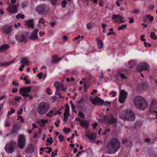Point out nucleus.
<instances>
[{"instance_id": "f257e3e1", "label": "nucleus", "mask_w": 157, "mask_h": 157, "mask_svg": "<svg viewBox=\"0 0 157 157\" xmlns=\"http://www.w3.org/2000/svg\"><path fill=\"white\" fill-rule=\"evenodd\" d=\"M121 144L118 140L116 138L111 139L107 145V153L108 154H114L119 149Z\"/></svg>"}, {"instance_id": "f03ea898", "label": "nucleus", "mask_w": 157, "mask_h": 157, "mask_svg": "<svg viewBox=\"0 0 157 157\" xmlns=\"http://www.w3.org/2000/svg\"><path fill=\"white\" fill-rule=\"evenodd\" d=\"M133 101L136 107L139 109L144 110L147 106V102L141 96L135 97Z\"/></svg>"}, {"instance_id": "7ed1b4c3", "label": "nucleus", "mask_w": 157, "mask_h": 157, "mask_svg": "<svg viewBox=\"0 0 157 157\" xmlns=\"http://www.w3.org/2000/svg\"><path fill=\"white\" fill-rule=\"evenodd\" d=\"M120 117L124 121H133L135 120L134 114L129 110H124L120 114Z\"/></svg>"}, {"instance_id": "20e7f679", "label": "nucleus", "mask_w": 157, "mask_h": 157, "mask_svg": "<svg viewBox=\"0 0 157 157\" xmlns=\"http://www.w3.org/2000/svg\"><path fill=\"white\" fill-rule=\"evenodd\" d=\"M48 104L45 102H42L38 105L37 112L40 115H43L45 113L49 110Z\"/></svg>"}, {"instance_id": "39448f33", "label": "nucleus", "mask_w": 157, "mask_h": 157, "mask_svg": "<svg viewBox=\"0 0 157 157\" xmlns=\"http://www.w3.org/2000/svg\"><path fill=\"white\" fill-rule=\"evenodd\" d=\"M16 146L15 142L11 141L5 146L4 149L7 153H12L13 151V148Z\"/></svg>"}, {"instance_id": "423d86ee", "label": "nucleus", "mask_w": 157, "mask_h": 157, "mask_svg": "<svg viewBox=\"0 0 157 157\" xmlns=\"http://www.w3.org/2000/svg\"><path fill=\"white\" fill-rule=\"evenodd\" d=\"M18 146L20 148H23L25 146L26 144V139L25 136L23 135H19L18 138Z\"/></svg>"}, {"instance_id": "0eeeda50", "label": "nucleus", "mask_w": 157, "mask_h": 157, "mask_svg": "<svg viewBox=\"0 0 157 157\" xmlns=\"http://www.w3.org/2000/svg\"><path fill=\"white\" fill-rule=\"evenodd\" d=\"M92 103L95 105H101L104 103V101L98 97L90 98Z\"/></svg>"}, {"instance_id": "6e6552de", "label": "nucleus", "mask_w": 157, "mask_h": 157, "mask_svg": "<svg viewBox=\"0 0 157 157\" xmlns=\"http://www.w3.org/2000/svg\"><path fill=\"white\" fill-rule=\"evenodd\" d=\"M18 6V4H10L7 8V10L10 13H16L17 10V7Z\"/></svg>"}, {"instance_id": "1a4fd4ad", "label": "nucleus", "mask_w": 157, "mask_h": 157, "mask_svg": "<svg viewBox=\"0 0 157 157\" xmlns=\"http://www.w3.org/2000/svg\"><path fill=\"white\" fill-rule=\"evenodd\" d=\"M103 117L104 119H105L106 118H107L108 123L109 124L115 125L117 122V119L111 115H109L108 116L104 115Z\"/></svg>"}, {"instance_id": "9d476101", "label": "nucleus", "mask_w": 157, "mask_h": 157, "mask_svg": "<svg viewBox=\"0 0 157 157\" xmlns=\"http://www.w3.org/2000/svg\"><path fill=\"white\" fill-rule=\"evenodd\" d=\"M149 68L148 64L145 63H142L139 64L137 67V70L138 72L148 70Z\"/></svg>"}, {"instance_id": "9b49d317", "label": "nucleus", "mask_w": 157, "mask_h": 157, "mask_svg": "<svg viewBox=\"0 0 157 157\" xmlns=\"http://www.w3.org/2000/svg\"><path fill=\"white\" fill-rule=\"evenodd\" d=\"M128 93L124 90H122L119 101L121 103H123L126 100L127 96Z\"/></svg>"}, {"instance_id": "f8f14e48", "label": "nucleus", "mask_w": 157, "mask_h": 157, "mask_svg": "<svg viewBox=\"0 0 157 157\" xmlns=\"http://www.w3.org/2000/svg\"><path fill=\"white\" fill-rule=\"evenodd\" d=\"M112 19L114 20L116 23L117 22V19L119 20L120 24L124 23V21L123 20V17L120 14H114L112 16Z\"/></svg>"}, {"instance_id": "ddd939ff", "label": "nucleus", "mask_w": 157, "mask_h": 157, "mask_svg": "<svg viewBox=\"0 0 157 157\" xmlns=\"http://www.w3.org/2000/svg\"><path fill=\"white\" fill-rule=\"evenodd\" d=\"M16 40L18 42H25L26 40V38L25 35L22 33H19L15 36Z\"/></svg>"}, {"instance_id": "4468645a", "label": "nucleus", "mask_w": 157, "mask_h": 157, "mask_svg": "<svg viewBox=\"0 0 157 157\" xmlns=\"http://www.w3.org/2000/svg\"><path fill=\"white\" fill-rule=\"evenodd\" d=\"M46 7L43 5H41L37 7L36 10L37 13L39 14H44L45 12Z\"/></svg>"}, {"instance_id": "2eb2a0df", "label": "nucleus", "mask_w": 157, "mask_h": 157, "mask_svg": "<svg viewBox=\"0 0 157 157\" xmlns=\"http://www.w3.org/2000/svg\"><path fill=\"white\" fill-rule=\"evenodd\" d=\"M38 31L39 30L38 29H36L34 30L29 37V39L32 40L38 39L37 35V33Z\"/></svg>"}, {"instance_id": "dca6fc26", "label": "nucleus", "mask_w": 157, "mask_h": 157, "mask_svg": "<svg viewBox=\"0 0 157 157\" xmlns=\"http://www.w3.org/2000/svg\"><path fill=\"white\" fill-rule=\"evenodd\" d=\"M54 86L58 91L59 90H61L63 91L65 90L66 88L64 86L62 83L59 81H56L54 83Z\"/></svg>"}, {"instance_id": "f3484780", "label": "nucleus", "mask_w": 157, "mask_h": 157, "mask_svg": "<svg viewBox=\"0 0 157 157\" xmlns=\"http://www.w3.org/2000/svg\"><path fill=\"white\" fill-rule=\"evenodd\" d=\"M70 107L68 105L66 106L65 109V111L64 113V121H67L68 117L69 115Z\"/></svg>"}, {"instance_id": "a211bd4d", "label": "nucleus", "mask_w": 157, "mask_h": 157, "mask_svg": "<svg viewBox=\"0 0 157 157\" xmlns=\"http://www.w3.org/2000/svg\"><path fill=\"white\" fill-rule=\"evenodd\" d=\"M32 88V86L21 88L19 90L20 93H26L29 92L31 91Z\"/></svg>"}, {"instance_id": "6ab92c4d", "label": "nucleus", "mask_w": 157, "mask_h": 157, "mask_svg": "<svg viewBox=\"0 0 157 157\" xmlns=\"http://www.w3.org/2000/svg\"><path fill=\"white\" fill-rule=\"evenodd\" d=\"M34 20L32 19L25 21V25L28 27L33 29L34 28Z\"/></svg>"}, {"instance_id": "aec40b11", "label": "nucleus", "mask_w": 157, "mask_h": 157, "mask_svg": "<svg viewBox=\"0 0 157 157\" xmlns=\"http://www.w3.org/2000/svg\"><path fill=\"white\" fill-rule=\"evenodd\" d=\"M89 124V122L86 120H82L81 123H80V125L81 126L82 128H88Z\"/></svg>"}, {"instance_id": "412c9836", "label": "nucleus", "mask_w": 157, "mask_h": 157, "mask_svg": "<svg viewBox=\"0 0 157 157\" xmlns=\"http://www.w3.org/2000/svg\"><path fill=\"white\" fill-rule=\"evenodd\" d=\"M9 46L7 44H4L0 47V52H4L9 48Z\"/></svg>"}, {"instance_id": "4be33fe9", "label": "nucleus", "mask_w": 157, "mask_h": 157, "mask_svg": "<svg viewBox=\"0 0 157 157\" xmlns=\"http://www.w3.org/2000/svg\"><path fill=\"white\" fill-rule=\"evenodd\" d=\"M14 62V60H13L8 62H3L0 63V66L1 67H6L9 66L11 64L13 63Z\"/></svg>"}, {"instance_id": "5701e85b", "label": "nucleus", "mask_w": 157, "mask_h": 157, "mask_svg": "<svg viewBox=\"0 0 157 157\" xmlns=\"http://www.w3.org/2000/svg\"><path fill=\"white\" fill-rule=\"evenodd\" d=\"M96 40L98 48H102L103 46V43L102 41L98 38H96Z\"/></svg>"}, {"instance_id": "b1692460", "label": "nucleus", "mask_w": 157, "mask_h": 157, "mask_svg": "<svg viewBox=\"0 0 157 157\" xmlns=\"http://www.w3.org/2000/svg\"><path fill=\"white\" fill-rule=\"evenodd\" d=\"M29 62V59L27 57H24L22 58L20 62L23 64H27Z\"/></svg>"}, {"instance_id": "393cba45", "label": "nucleus", "mask_w": 157, "mask_h": 157, "mask_svg": "<svg viewBox=\"0 0 157 157\" xmlns=\"http://www.w3.org/2000/svg\"><path fill=\"white\" fill-rule=\"evenodd\" d=\"M86 136L89 138V139L93 140L95 139V135L94 133H92L89 134V133H86Z\"/></svg>"}, {"instance_id": "a878e982", "label": "nucleus", "mask_w": 157, "mask_h": 157, "mask_svg": "<svg viewBox=\"0 0 157 157\" xmlns=\"http://www.w3.org/2000/svg\"><path fill=\"white\" fill-rule=\"evenodd\" d=\"M54 58L51 61L52 63H55L59 62L60 60L62 59L63 57L62 58H57V55H55L54 56Z\"/></svg>"}, {"instance_id": "bb28decb", "label": "nucleus", "mask_w": 157, "mask_h": 157, "mask_svg": "<svg viewBox=\"0 0 157 157\" xmlns=\"http://www.w3.org/2000/svg\"><path fill=\"white\" fill-rule=\"evenodd\" d=\"M122 70L119 69L117 71V72L120 75V76L121 77V78L122 79H127V77L125 76V75L121 73V72H122Z\"/></svg>"}, {"instance_id": "cd10ccee", "label": "nucleus", "mask_w": 157, "mask_h": 157, "mask_svg": "<svg viewBox=\"0 0 157 157\" xmlns=\"http://www.w3.org/2000/svg\"><path fill=\"white\" fill-rule=\"evenodd\" d=\"M27 150L29 152H32L33 151V147L31 144H29L27 148Z\"/></svg>"}, {"instance_id": "c85d7f7f", "label": "nucleus", "mask_w": 157, "mask_h": 157, "mask_svg": "<svg viewBox=\"0 0 157 157\" xmlns=\"http://www.w3.org/2000/svg\"><path fill=\"white\" fill-rule=\"evenodd\" d=\"M11 29L10 27H7L5 28L4 29V32L6 34H9L11 31Z\"/></svg>"}, {"instance_id": "c756f323", "label": "nucleus", "mask_w": 157, "mask_h": 157, "mask_svg": "<svg viewBox=\"0 0 157 157\" xmlns=\"http://www.w3.org/2000/svg\"><path fill=\"white\" fill-rule=\"evenodd\" d=\"M16 17L17 18H22L23 19L25 18V15L20 13L18 14L16 16Z\"/></svg>"}, {"instance_id": "7c9ffc66", "label": "nucleus", "mask_w": 157, "mask_h": 157, "mask_svg": "<svg viewBox=\"0 0 157 157\" xmlns=\"http://www.w3.org/2000/svg\"><path fill=\"white\" fill-rule=\"evenodd\" d=\"M150 37L151 38L154 40H156L157 39V37L155 35L154 32H152L151 33Z\"/></svg>"}, {"instance_id": "2f4dec72", "label": "nucleus", "mask_w": 157, "mask_h": 157, "mask_svg": "<svg viewBox=\"0 0 157 157\" xmlns=\"http://www.w3.org/2000/svg\"><path fill=\"white\" fill-rule=\"evenodd\" d=\"M127 26V25L125 24L124 25H122L121 26L118 27V30H123L124 29H125Z\"/></svg>"}, {"instance_id": "473e14b6", "label": "nucleus", "mask_w": 157, "mask_h": 157, "mask_svg": "<svg viewBox=\"0 0 157 157\" xmlns=\"http://www.w3.org/2000/svg\"><path fill=\"white\" fill-rule=\"evenodd\" d=\"M129 63L130 64V67L131 68H132L136 65V63L134 60H132L130 61Z\"/></svg>"}, {"instance_id": "72a5a7b5", "label": "nucleus", "mask_w": 157, "mask_h": 157, "mask_svg": "<svg viewBox=\"0 0 157 157\" xmlns=\"http://www.w3.org/2000/svg\"><path fill=\"white\" fill-rule=\"evenodd\" d=\"M78 116L82 118H83L85 117V116L84 114L81 111H80L78 113Z\"/></svg>"}, {"instance_id": "f704fd0d", "label": "nucleus", "mask_w": 157, "mask_h": 157, "mask_svg": "<svg viewBox=\"0 0 157 157\" xmlns=\"http://www.w3.org/2000/svg\"><path fill=\"white\" fill-rule=\"evenodd\" d=\"M38 22L39 24L41 23L43 24L46 22V21L44 18L41 17L39 19Z\"/></svg>"}, {"instance_id": "c9c22d12", "label": "nucleus", "mask_w": 157, "mask_h": 157, "mask_svg": "<svg viewBox=\"0 0 157 157\" xmlns=\"http://www.w3.org/2000/svg\"><path fill=\"white\" fill-rule=\"evenodd\" d=\"M140 12V9H136L133 10L132 12V13L135 14H138Z\"/></svg>"}, {"instance_id": "e433bc0d", "label": "nucleus", "mask_w": 157, "mask_h": 157, "mask_svg": "<svg viewBox=\"0 0 157 157\" xmlns=\"http://www.w3.org/2000/svg\"><path fill=\"white\" fill-rule=\"evenodd\" d=\"M47 142L50 144H52L53 142L52 139L51 137L48 138L47 140Z\"/></svg>"}, {"instance_id": "4c0bfd02", "label": "nucleus", "mask_w": 157, "mask_h": 157, "mask_svg": "<svg viewBox=\"0 0 157 157\" xmlns=\"http://www.w3.org/2000/svg\"><path fill=\"white\" fill-rule=\"evenodd\" d=\"M15 109H13L12 108H11L10 111H9L8 112V115H10L11 114H13V113L15 112Z\"/></svg>"}, {"instance_id": "58836bf2", "label": "nucleus", "mask_w": 157, "mask_h": 157, "mask_svg": "<svg viewBox=\"0 0 157 157\" xmlns=\"http://www.w3.org/2000/svg\"><path fill=\"white\" fill-rule=\"evenodd\" d=\"M92 26V25L91 23H87L86 25V27L88 29H90Z\"/></svg>"}, {"instance_id": "ea45409f", "label": "nucleus", "mask_w": 157, "mask_h": 157, "mask_svg": "<svg viewBox=\"0 0 157 157\" xmlns=\"http://www.w3.org/2000/svg\"><path fill=\"white\" fill-rule=\"evenodd\" d=\"M71 130L70 128H64L63 129V132L65 133L69 132Z\"/></svg>"}, {"instance_id": "a19ab883", "label": "nucleus", "mask_w": 157, "mask_h": 157, "mask_svg": "<svg viewBox=\"0 0 157 157\" xmlns=\"http://www.w3.org/2000/svg\"><path fill=\"white\" fill-rule=\"evenodd\" d=\"M58 138L59 139L60 141L62 142L63 140L64 137L61 135H59L58 136Z\"/></svg>"}, {"instance_id": "79ce46f5", "label": "nucleus", "mask_w": 157, "mask_h": 157, "mask_svg": "<svg viewBox=\"0 0 157 157\" xmlns=\"http://www.w3.org/2000/svg\"><path fill=\"white\" fill-rule=\"evenodd\" d=\"M18 118L17 119V120H20V121L22 123L24 122V119L22 116H18Z\"/></svg>"}, {"instance_id": "37998d69", "label": "nucleus", "mask_w": 157, "mask_h": 157, "mask_svg": "<svg viewBox=\"0 0 157 157\" xmlns=\"http://www.w3.org/2000/svg\"><path fill=\"white\" fill-rule=\"evenodd\" d=\"M53 110H51L48 113L46 114V116H49L50 117H51L52 116V115L53 114Z\"/></svg>"}, {"instance_id": "c03bdc74", "label": "nucleus", "mask_w": 157, "mask_h": 157, "mask_svg": "<svg viewBox=\"0 0 157 157\" xmlns=\"http://www.w3.org/2000/svg\"><path fill=\"white\" fill-rule=\"evenodd\" d=\"M57 0H50V2L54 6L56 5Z\"/></svg>"}, {"instance_id": "a18cd8bd", "label": "nucleus", "mask_w": 157, "mask_h": 157, "mask_svg": "<svg viewBox=\"0 0 157 157\" xmlns=\"http://www.w3.org/2000/svg\"><path fill=\"white\" fill-rule=\"evenodd\" d=\"M58 150L57 149L56 150L55 152H52V157H54L55 156L57 155V152Z\"/></svg>"}, {"instance_id": "49530a36", "label": "nucleus", "mask_w": 157, "mask_h": 157, "mask_svg": "<svg viewBox=\"0 0 157 157\" xmlns=\"http://www.w3.org/2000/svg\"><path fill=\"white\" fill-rule=\"evenodd\" d=\"M12 84L14 86H18L19 85V83L15 81H13L12 82Z\"/></svg>"}, {"instance_id": "de8ad7c7", "label": "nucleus", "mask_w": 157, "mask_h": 157, "mask_svg": "<svg viewBox=\"0 0 157 157\" xmlns=\"http://www.w3.org/2000/svg\"><path fill=\"white\" fill-rule=\"evenodd\" d=\"M127 18L129 20V23L130 24L134 22V19L133 18H131L129 17H128Z\"/></svg>"}, {"instance_id": "09e8293b", "label": "nucleus", "mask_w": 157, "mask_h": 157, "mask_svg": "<svg viewBox=\"0 0 157 157\" xmlns=\"http://www.w3.org/2000/svg\"><path fill=\"white\" fill-rule=\"evenodd\" d=\"M21 94L22 96L24 97L25 98H26L29 96V95L27 94H26L25 93H20Z\"/></svg>"}, {"instance_id": "8fccbe9b", "label": "nucleus", "mask_w": 157, "mask_h": 157, "mask_svg": "<svg viewBox=\"0 0 157 157\" xmlns=\"http://www.w3.org/2000/svg\"><path fill=\"white\" fill-rule=\"evenodd\" d=\"M62 7L63 8H64L66 7V5L67 4V2L65 1L64 0L62 2Z\"/></svg>"}, {"instance_id": "3c124183", "label": "nucleus", "mask_w": 157, "mask_h": 157, "mask_svg": "<svg viewBox=\"0 0 157 157\" xmlns=\"http://www.w3.org/2000/svg\"><path fill=\"white\" fill-rule=\"evenodd\" d=\"M43 73H39L37 75V77H38L39 78L41 79L42 78V75Z\"/></svg>"}, {"instance_id": "603ef678", "label": "nucleus", "mask_w": 157, "mask_h": 157, "mask_svg": "<svg viewBox=\"0 0 157 157\" xmlns=\"http://www.w3.org/2000/svg\"><path fill=\"white\" fill-rule=\"evenodd\" d=\"M21 97H19L18 96H17L15 97L14 98V100L16 101H18L19 100L21 99Z\"/></svg>"}, {"instance_id": "864d4df0", "label": "nucleus", "mask_w": 157, "mask_h": 157, "mask_svg": "<svg viewBox=\"0 0 157 157\" xmlns=\"http://www.w3.org/2000/svg\"><path fill=\"white\" fill-rule=\"evenodd\" d=\"M48 122V119H46V120L42 119L41 121V122L43 124H46Z\"/></svg>"}, {"instance_id": "5fc2aeb1", "label": "nucleus", "mask_w": 157, "mask_h": 157, "mask_svg": "<svg viewBox=\"0 0 157 157\" xmlns=\"http://www.w3.org/2000/svg\"><path fill=\"white\" fill-rule=\"evenodd\" d=\"M70 103L71 104V107L73 109L72 110L73 111L75 109V108L74 105V104H73L72 102L71 101H70Z\"/></svg>"}, {"instance_id": "6e6d98bb", "label": "nucleus", "mask_w": 157, "mask_h": 157, "mask_svg": "<svg viewBox=\"0 0 157 157\" xmlns=\"http://www.w3.org/2000/svg\"><path fill=\"white\" fill-rule=\"evenodd\" d=\"M21 6L22 8H24L27 7V5L26 3L23 2L21 3Z\"/></svg>"}, {"instance_id": "4d7b16f0", "label": "nucleus", "mask_w": 157, "mask_h": 157, "mask_svg": "<svg viewBox=\"0 0 157 157\" xmlns=\"http://www.w3.org/2000/svg\"><path fill=\"white\" fill-rule=\"evenodd\" d=\"M24 67H25L24 65L23 64H22L20 67L19 68V70L21 71H23V68H24Z\"/></svg>"}, {"instance_id": "13d9d810", "label": "nucleus", "mask_w": 157, "mask_h": 157, "mask_svg": "<svg viewBox=\"0 0 157 157\" xmlns=\"http://www.w3.org/2000/svg\"><path fill=\"white\" fill-rule=\"evenodd\" d=\"M144 44L146 47H147L148 46V45L149 47H151V44L149 43H147L146 42H144Z\"/></svg>"}, {"instance_id": "bf43d9fd", "label": "nucleus", "mask_w": 157, "mask_h": 157, "mask_svg": "<svg viewBox=\"0 0 157 157\" xmlns=\"http://www.w3.org/2000/svg\"><path fill=\"white\" fill-rule=\"evenodd\" d=\"M32 125L33 126V128H32L33 130H34L35 128H36L37 127V126L36 125L35 123L33 124Z\"/></svg>"}, {"instance_id": "052dcab7", "label": "nucleus", "mask_w": 157, "mask_h": 157, "mask_svg": "<svg viewBox=\"0 0 157 157\" xmlns=\"http://www.w3.org/2000/svg\"><path fill=\"white\" fill-rule=\"evenodd\" d=\"M56 95H57L59 96V97L60 98H64V97H63L60 94V93L58 92H57L56 93Z\"/></svg>"}, {"instance_id": "680f3d73", "label": "nucleus", "mask_w": 157, "mask_h": 157, "mask_svg": "<svg viewBox=\"0 0 157 157\" xmlns=\"http://www.w3.org/2000/svg\"><path fill=\"white\" fill-rule=\"evenodd\" d=\"M46 90L47 93L48 94H51V92H50V89L48 88H46Z\"/></svg>"}, {"instance_id": "e2e57ef3", "label": "nucleus", "mask_w": 157, "mask_h": 157, "mask_svg": "<svg viewBox=\"0 0 157 157\" xmlns=\"http://www.w3.org/2000/svg\"><path fill=\"white\" fill-rule=\"evenodd\" d=\"M102 27L103 29L105 28V27L107 26V25L103 23H101Z\"/></svg>"}, {"instance_id": "0e129e2a", "label": "nucleus", "mask_w": 157, "mask_h": 157, "mask_svg": "<svg viewBox=\"0 0 157 157\" xmlns=\"http://www.w3.org/2000/svg\"><path fill=\"white\" fill-rule=\"evenodd\" d=\"M110 104V102L108 101H106L105 102H104V103H103V104H104L105 105H109Z\"/></svg>"}, {"instance_id": "69168bd1", "label": "nucleus", "mask_w": 157, "mask_h": 157, "mask_svg": "<svg viewBox=\"0 0 157 157\" xmlns=\"http://www.w3.org/2000/svg\"><path fill=\"white\" fill-rule=\"evenodd\" d=\"M18 89L17 88H13L12 90V91L13 93H15L18 91Z\"/></svg>"}, {"instance_id": "338daca9", "label": "nucleus", "mask_w": 157, "mask_h": 157, "mask_svg": "<svg viewBox=\"0 0 157 157\" xmlns=\"http://www.w3.org/2000/svg\"><path fill=\"white\" fill-rule=\"evenodd\" d=\"M97 125V124L96 123H95L94 124H92V126L93 127V128L95 129Z\"/></svg>"}, {"instance_id": "774afa93", "label": "nucleus", "mask_w": 157, "mask_h": 157, "mask_svg": "<svg viewBox=\"0 0 157 157\" xmlns=\"http://www.w3.org/2000/svg\"><path fill=\"white\" fill-rule=\"evenodd\" d=\"M145 36L144 35H142L141 36V39L142 41H144L146 40V39L144 38Z\"/></svg>"}]
</instances>
